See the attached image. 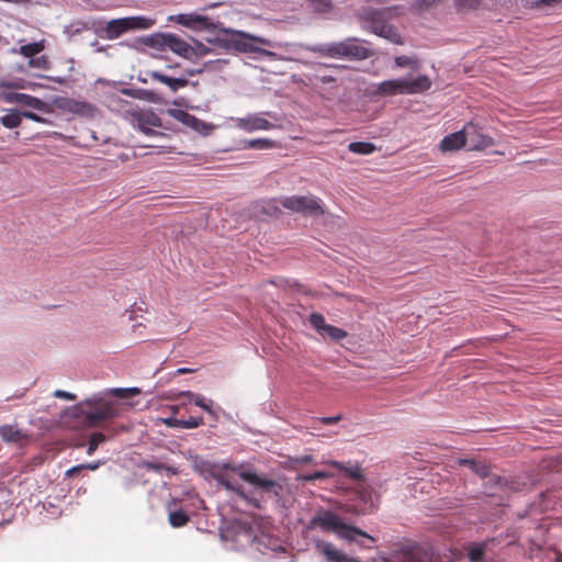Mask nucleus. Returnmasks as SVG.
Segmentation results:
<instances>
[{
  "mask_svg": "<svg viewBox=\"0 0 562 562\" xmlns=\"http://www.w3.org/2000/svg\"><path fill=\"white\" fill-rule=\"evenodd\" d=\"M168 21L176 22L194 32H209L212 36L205 37L209 44L223 48L227 52L233 50L237 53H258L270 55L271 52L256 46L261 44L271 46V41L268 38L252 35L243 31L224 27L221 22H214L207 15L199 14L196 12L179 13L170 15Z\"/></svg>",
  "mask_w": 562,
  "mask_h": 562,
  "instance_id": "nucleus-1",
  "label": "nucleus"
},
{
  "mask_svg": "<svg viewBox=\"0 0 562 562\" xmlns=\"http://www.w3.org/2000/svg\"><path fill=\"white\" fill-rule=\"evenodd\" d=\"M138 394H140L138 387L106 389L67 408L64 415L82 422L86 427L93 428L99 423L113 419L120 415V405L110 397L116 396L125 400Z\"/></svg>",
  "mask_w": 562,
  "mask_h": 562,
  "instance_id": "nucleus-2",
  "label": "nucleus"
},
{
  "mask_svg": "<svg viewBox=\"0 0 562 562\" xmlns=\"http://www.w3.org/2000/svg\"><path fill=\"white\" fill-rule=\"evenodd\" d=\"M363 42L357 37H348L341 42L315 44L308 46L307 49L325 57L363 60L373 56V52L362 45Z\"/></svg>",
  "mask_w": 562,
  "mask_h": 562,
  "instance_id": "nucleus-3",
  "label": "nucleus"
},
{
  "mask_svg": "<svg viewBox=\"0 0 562 562\" xmlns=\"http://www.w3.org/2000/svg\"><path fill=\"white\" fill-rule=\"evenodd\" d=\"M319 527L323 531H334L337 536L346 541H356V536L376 542V538L363 531L359 527L348 525L331 510H319L307 526L308 529Z\"/></svg>",
  "mask_w": 562,
  "mask_h": 562,
  "instance_id": "nucleus-4",
  "label": "nucleus"
},
{
  "mask_svg": "<svg viewBox=\"0 0 562 562\" xmlns=\"http://www.w3.org/2000/svg\"><path fill=\"white\" fill-rule=\"evenodd\" d=\"M431 80L426 75H419L413 80L405 78L384 80L373 91L374 97H392L396 94L422 93L431 88Z\"/></svg>",
  "mask_w": 562,
  "mask_h": 562,
  "instance_id": "nucleus-5",
  "label": "nucleus"
},
{
  "mask_svg": "<svg viewBox=\"0 0 562 562\" xmlns=\"http://www.w3.org/2000/svg\"><path fill=\"white\" fill-rule=\"evenodd\" d=\"M102 21L97 22L95 33L105 40H115L122 34L132 30H147L154 25V21L146 16H126L113 19L104 26H101Z\"/></svg>",
  "mask_w": 562,
  "mask_h": 562,
  "instance_id": "nucleus-6",
  "label": "nucleus"
},
{
  "mask_svg": "<svg viewBox=\"0 0 562 562\" xmlns=\"http://www.w3.org/2000/svg\"><path fill=\"white\" fill-rule=\"evenodd\" d=\"M363 26L375 35L386 38L394 44H402V37L396 29L386 21V12L381 9L368 8L360 15Z\"/></svg>",
  "mask_w": 562,
  "mask_h": 562,
  "instance_id": "nucleus-7",
  "label": "nucleus"
},
{
  "mask_svg": "<svg viewBox=\"0 0 562 562\" xmlns=\"http://www.w3.org/2000/svg\"><path fill=\"white\" fill-rule=\"evenodd\" d=\"M276 201L282 207L305 217H319L325 214L323 201L314 195L280 196Z\"/></svg>",
  "mask_w": 562,
  "mask_h": 562,
  "instance_id": "nucleus-8",
  "label": "nucleus"
},
{
  "mask_svg": "<svg viewBox=\"0 0 562 562\" xmlns=\"http://www.w3.org/2000/svg\"><path fill=\"white\" fill-rule=\"evenodd\" d=\"M239 477L252 485L257 493L260 494V503L263 501L265 495L268 498H273L280 502L283 495V485L280 481L259 475L252 469H245L238 472Z\"/></svg>",
  "mask_w": 562,
  "mask_h": 562,
  "instance_id": "nucleus-9",
  "label": "nucleus"
},
{
  "mask_svg": "<svg viewBox=\"0 0 562 562\" xmlns=\"http://www.w3.org/2000/svg\"><path fill=\"white\" fill-rule=\"evenodd\" d=\"M379 508V496L374 497V490L370 485L360 484L355 492V497L344 505L347 514L355 516H368Z\"/></svg>",
  "mask_w": 562,
  "mask_h": 562,
  "instance_id": "nucleus-10",
  "label": "nucleus"
},
{
  "mask_svg": "<svg viewBox=\"0 0 562 562\" xmlns=\"http://www.w3.org/2000/svg\"><path fill=\"white\" fill-rule=\"evenodd\" d=\"M256 531H258V526L252 522L243 519H232L221 528V536L227 541L245 547L252 546L256 540Z\"/></svg>",
  "mask_w": 562,
  "mask_h": 562,
  "instance_id": "nucleus-11",
  "label": "nucleus"
},
{
  "mask_svg": "<svg viewBox=\"0 0 562 562\" xmlns=\"http://www.w3.org/2000/svg\"><path fill=\"white\" fill-rule=\"evenodd\" d=\"M130 122L134 128H137L146 136H165L162 132L154 130L153 127H160L170 130L165 125L162 120L153 110H136L128 112Z\"/></svg>",
  "mask_w": 562,
  "mask_h": 562,
  "instance_id": "nucleus-12",
  "label": "nucleus"
},
{
  "mask_svg": "<svg viewBox=\"0 0 562 562\" xmlns=\"http://www.w3.org/2000/svg\"><path fill=\"white\" fill-rule=\"evenodd\" d=\"M316 551L322 554L326 562H361L338 550L331 542L316 539L314 541Z\"/></svg>",
  "mask_w": 562,
  "mask_h": 562,
  "instance_id": "nucleus-13",
  "label": "nucleus"
},
{
  "mask_svg": "<svg viewBox=\"0 0 562 562\" xmlns=\"http://www.w3.org/2000/svg\"><path fill=\"white\" fill-rule=\"evenodd\" d=\"M5 101L26 105L45 113L52 112V106L48 103L26 93L10 92L5 94Z\"/></svg>",
  "mask_w": 562,
  "mask_h": 562,
  "instance_id": "nucleus-14",
  "label": "nucleus"
},
{
  "mask_svg": "<svg viewBox=\"0 0 562 562\" xmlns=\"http://www.w3.org/2000/svg\"><path fill=\"white\" fill-rule=\"evenodd\" d=\"M467 138L471 143V148L475 150H482L494 145V140L491 136L484 135L479 131V127L473 122H469L465 125Z\"/></svg>",
  "mask_w": 562,
  "mask_h": 562,
  "instance_id": "nucleus-15",
  "label": "nucleus"
},
{
  "mask_svg": "<svg viewBox=\"0 0 562 562\" xmlns=\"http://www.w3.org/2000/svg\"><path fill=\"white\" fill-rule=\"evenodd\" d=\"M215 481L222 485L225 490L235 492L240 498L245 499L248 504L257 509H261L260 501L255 495L247 494L241 486L234 485L224 474L221 472L215 476Z\"/></svg>",
  "mask_w": 562,
  "mask_h": 562,
  "instance_id": "nucleus-16",
  "label": "nucleus"
},
{
  "mask_svg": "<svg viewBox=\"0 0 562 562\" xmlns=\"http://www.w3.org/2000/svg\"><path fill=\"white\" fill-rule=\"evenodd\" d=\"M465 126L463 130L451 133L442 138L440 142V149L442 151H454L462 148L467 144Z\"/></svg>",
  "mask_w": 562,
  "mask_h": 562,
  "instance_id": "nucleus-17",
  "label": "nucleus"
},
{
  "mask_svg": "<svg viewBox=\"0 0 562 562\" xmlns=\"http://www.w3.org/2000/svg\"><path fill=\"white\" fill-rule=\"evenodd\" d=\"M0 438L7 443L22 445L30 439V436L14 425H1Z\"/></svg>",
  "mask_w": 562,
  "mask_h": 562,
  "instance_id": "nucleus-18",
  "label": "nucleus"
},
{
  "mask_svg": "<svg viewBox=\"0 0 562 562\" xmlns=\"http://www.w3.org/2000/svg\"><path fill=\"white\" fill-rule=\"evenodd\" d=\"M238 126L246 132H254L259 130H271L273 124L262 117L260 114H252L240 119Z\"/></svg>",
  "mask_w": 562,
  "mask_h": 562,
  "instance_id": "nucleus-19",
  "label": "nucleus"
},
{
  "mask_svg": "<svg viewBox=\"0 0 562 562\" xmlns=\"http://www.w3.org/2000/svg\"><path fill=\"white\" fill-rule=\"evenodd\" d=\"M149 76L151 79L157 80V81L168 86L172 92H177L179 89L184 88L189 85V80L186 77L173 78V77L164 75L157 70L150 71Z\"/></svg>",
  "mask_w": 562,
  "mask_h": 562,
  "instance_id": "nucleus-20",
  "label": "nucleus"
},
{
  "mask_svg": "<svg viewBox=\"0 0 562 562\" xmlns=\"http://www.w3.org/2000/svg\"><path fill=\"white\" fill-rule=\"evenodd\" d=\"M164 424L170 428L194 429L204 425L202 416L190 417L188 419H179L176 417H167L162 419Z\"/></svg>",
  "mask_w": 562,
  "mask_h": 562,
  "instance_id": "nucleus-21",
  "label": "nucleus"
},
{
  "mask_svg": "<svg viewBox=\"0 0 562 562\" xmlns=\"http://www.w3.org/2000/svg\"><path fill=\"white\" fill-rule=\"evenodd\" d=\"M168 48L172 53L188 60H190V55L193 54L191 45L173 33L170 34Z\"/></svg>",
  "mask_w": 562,
  "mask_h": 562,
  "instance_id": "nucleus-22",
  "label": "nucleus"
},
{
  "mask_svg": "<svg viewBox=\"0 0 562 562\" xmlns=\"http://www.w3.org/2000/svg\"><path fill=\"white\" fill-rule=\"evenodd\" d=\"M193 469L205 479L210 477L215 480V476L220 473V467L216 463L200 459L199 457H195L193 461Z\"/></svg>",
  "mask_w": 562,
  "mask_h": 562,
  "instance_id": "nucleus-23",
  "label": "nucleus"
},
{
  "mask_svg": "<svg viewBox=\"0 0 562 562\" xmlns=\"http://www.w3.org/2000/svg\"><path fill=\"white\" fill-rule=\"evenodd\" d=\"M459 465L468 467L474 474L480 476L481 479H485L490 476V465L483 461H479L475 459L461 458L458 459Z\"/></svg>",
  "mask_w": 562,
  "mask_h": 562,
  "instance_id": "nucleus-24",
  "label": "nucleus"
},
{
  "mask_svg": "<svg viewBox=\"0 0 562 562\" xmlns=\"http://www.w3.org/2000/svg\"><path fill=\"white\" fill-rule=\"evenodd\" d=\"M497 0H453V5L458 12H470L480 9H487L488 2H496Z\"/></svg>",
  "mask_w": 562,
  "mask_h": 562,
  "instance_id": "nucleus-25",
  "label": "nucleus"
},
{
  "mask_svg": "<svg viewBox=\"0 0 562 562\" xmlns=\"http://www.w3.org/2000/svg\"><path fill=\"white\" fill-rule=\"evenodd\" d=\"M532 485L530 476L526 474H518L506 477L505 491L520 492L527 490Z\"/></svg>",
  "mask_w": 562,
  "mask_h": 562,
  "instance_id": "nucleus-26",
  "label": "nucleus"
},
{
  "mask_svg": "<svg viewBox=\"0 0 562 562\" xmlns=\"http://www.w3.org/2000/svg\"><path fill=\"white\" fill-rule=\"evenodd\" d=\"M171 33H155L140 38V42L151 48L165 49L168 48L169 38Z\"/></svg>",
  "mask_w": 562,
  "mask_h": 562,
  "instance_id": "nucleus-27",
  "label": "nucleus"
},
{
  "mask_svg": "<svg viewBox=\"0 0 562 562\" xmlns=\"http://www.w3.org/2000/svg\"><path fill=\"white\" fill-rule=\"evenodd\" d=\"M142 468L146 471H154L157 473H161L162 471L167 473L168 476H173L179 473V470L173 465H168L158 460H144L142 462Z\"/></svg>",
  "mask_w": 562,
  "mask_h": 562,
  "instance_id": "nucleus-28",
  "label": "nucleus"
},
{
  "mask_svg": "<svg viewBox=\"0 0 562 562\" xmlns=\"http://www.w3.org/2000/svg\"><path fill=\"white\" fill-rule=\"evenodd\" d=\"M331 465L335 469H337L339 472H342L345 474V476H347V477L358 480L360 482L366 481V476L362 473V470L360 469L359 465L347 467L342 462H339V461H331Z\"/></svg>",
  "mask_w": 562,
  "mask_h": 562,
  "instance_id": "nucleus-29",
  "label": "nucleus"
},
{
  "mask_svg": "<svg viewBox=\"0 0 562 562\" xmlns=\"http://www.w3.org/2000/svg\"><path fill=\"white\" fill-rule=\"evenodd\" d=\"M95 27H97V21L95 20L92 21L91 24L89 22H86V21H82V20H77V21H72L71 23L66 25L65 30H64V33L67 34L68 36H75V35H78V34H80L81 32H83L86 30L93 29L95 31Z\"/></svg>",
  "mask_w": 562,
  "mask_h": 562,
  "instance_id": "nucleus-30",
  "label": "nucleus"
},
{
  "mask_svg": "<svg viewBox=\"0 0 562 562\" xmlns=\"http://www.w3.org/2000/svg\"><path fill=\"white\" fill-rule=\"evenodd\" d=\"M485 552V542H471L467 548V555L470 562H483Z\"/></svg>",
  "mask_w": 562,
  "mask_h": 562,
  "instance_id": "nucleus-31",
  "label": "nucleus"
},
{
  "mask_svg": "<svg viewBox=\"0 0 562 562\" xmlns=\"http://www.w3.org/2000/svg\"><path fill=\"white\" fill-rule=\"evenodd\" d=\"M169 510V524L173 528H180L186 526L190 521V516L182 509H171V504H168Z\"/></svg>",
  "mask_w": 562,
  "mask_h": 562,
  "instance_id": "nucleus-32",
  "label": "nucleus"
},
{
  "mask_svg": "<svg viewBox=\"0 0 562 562\" xmlns=\"http://www.w3.org/2000/svg\"><path fill=\"white\" fill-rule=\"evenodd\" d=\"M487 481L484 484V488L488 496L494 495L495 491H505L506 477L497 474H491L486 477Z\"/></svg>",
  "mask_w": 562,
  "mask_h": 562,
  "instance_id": "nucleus-33",
  "label": "nucleus"
},
{
  "mask_svg": "<svg viewBox=\"0 0 562 562\" xmlns=\"http://www.w3.org/2000/svg\"><path fill=\"white\" fill-rule=\"evenodd\" d=\"M23 114L15 109L8 110V113L0 116V123L7 128H15L20 126Z\"/></svg>",
  "mask_w": 562,
  "mask_h": 562,
  "instance_id": "nucleus-34",
  "label": "nucleus"
},
{
  "mask_svg": "<svg viewBox=\"0 0 562 562\" xmlns=\"http://www.w3.org/2000/svg\"><path fill=\"white\" fill-rule=\"evenodd\" d=\"M274 147H277V142L270 138H254L243 140V148L263 150Z\"/></svg>",
  "mask_w": 562,
  "mask_h": 562,
  "instance_id": "nucleus-35",
  "label": "nucleus"
},
{
  "mask_svg": "<svg viewBox=\"0 0 562 562\" xmlns=\"http://www.w3.org/2000/svg\"><path fill=\"white\" fill-rule=\"evenodd\" d=\"M272 542H274V539L258 528V531H256V540L251 547L260 552H262L265 549L274 550Z\"/></svg>",
  "mask_w": 562,
  "mask_h": 562,
  "instance_id": "nucleus-36",
  "label": "nucleus"
},
{
  "mask_svg": "<svg viewBox=\"0 0 562 562\" xmlns=\"http://www.w3.org/2000/svg\"><path fill=\"white\" fill-rule=\"evenodd\" d=\"M348 149L358 155H370L375 150V145L370 142H352L348 145Z\"/></svg>",
  "mask_w": 562,
  "mask_h": 562,
  "instance_id": "nucleus-37",
  "label": "nucleus"
},
{
  "mask_svg": "<svg viewBox=\"0 0 562 562\" xmlns=\"http://www.w3.org/2000/svg\"><path fill=\"white\" fill-rule=\"evenodd\" d=\"M194 45H191L192 55H190V61L195 63L199 58L213 53V49L198 40H192Z\"/></svg>",
  "mask_w": 562,
  "mask_h": 562,
  "instance_id": "nucleus-38",
  "label": "nucleus"
},
{
  "mask_svg": "<svg viewBox=\"0 0 562 562\" xmlns=\"http://www.w3.org/2000/svg\"><path fill=\"white\" fill-rule=\"evenodd\" d=\"M188 127H190L191 130H193L194 132H198L199 134H201L203 136L210 135L214 128V126L212 124L206 123V122L198 119L194 115L192 116Z\"/></svg>",
  "mask_w": 562,
  "mask_h": 562,
  "instance_id": "nucleus-39",
  "label": "nucleus"
},
{
  "mask_svg": "<svg viewBox=\"0 0 562 562\" xmlns=\"http://www.w3.org/2000/svg\"><path fill=\"white\" fill-rule=\"evenodd\" d=\"M394 64L401 68L411 67L415 71H417L420 68V61L415 56H396L394 58Z\"/></svg>",
  "mask_w": 562,
  "mask_h": 562,
  "instance_id": "nucleus-40",
  "label": "nucleus"
},
{
  "mask_svg": "<svg viewBox=\"0 0 562 562\" xmlns=\"http://www.w3.org/2000/svg\"><path fill=\"white\" fill-rule=\"evenodd\" d=\"M44 49L43 42H34L30 44L22 45L19 49L20 54L25 57L34 58L35 55L41 53Z\"/></svg>",
  "mask_w": 562,
  "mask_h": 562,
  "instance_id": "nucleus-41",
  "label": "nucleus"
},
{
  "mask_svg": "<svg viewBox=\"0 0 562 562\" xmlns=\"http://www.w3.org/2000/svg\"><path fill=\"white\" fill-rule=\"evenodd\" d=\"M194 404L201 407L204 412L210 414L215 420H217V414L213 409V401L210 398H205L203 395L198 394L194 398Z\"/></svg>",
  "mask_w": 562,
  "mask_h": 562,
  "instance_id": "nucleus-42",
  "label": "nucleus"
},
{
  "mask_svg": "<svg viewBox=\"0 0 562 562\" xmlns=\"http://www.w3.org/2000/svg\"><path fill=\"white\" fill-rule=\"evenodd\" d=\"M106 440V436L103 432H92L89 438V445L87 449V453L89 456L93 454L98 447Z\"/></svg>",
  "mask_w": 562,
  "mask_h": 562,
  "instance_id": "nucleus-43",
  "label": "nucleus"
},
{
  "mask_svg": "<svg viewBox=\"0 0 562 562\" xmlns=\"http://www.w3.org/2000/svg\"><path fill=\"white\" fill-rule=\"evenodd\" d=\"M308 321L312 327L319 334H323L325 331V328L328 326V324H326L325 317L317 312H313L310 315Z\"/></svg>",
  "mask_w": 562,
  "mask_h": 562,
  "instance_id": "nucleus-44",
  "label": "nucleus"
},
{
  "mask_svg": "<svg viewBox=\"0 0 562 562\" xmlns=\"http://www.w3.org/2000/svg\"><path fill=\"white\" fill-rule=\"evenodd\" d=\"M167 113L171 117H173L175 120H177L178 122L182 123L186 126H189L190 121L193 116L192 114L188 113L187 111L180 110V109H168Z\"/></svg>",
  "mask_w": 562,
  "mask_h": 562,
  "instance_id": "nucleus-45",
  "label": "nucleus"
},
{
  "mask_svg": "<svg viewBox=\"0 0 562 562\" xmlns=\"http://www.w3.org/2000/svg\"><path fill=\"white\" fill-rule=\"evenodd\" d=\"M167 113L171 117H173L175 120H177L178 122L182 123L186 126H189L190 121L193 116L192 114L188 113L187 111L180 110V109H168Z\"/></svg>",
  "mask_w": 562,
  "mask_h": 562,
  "instance_id": "nucleus-46",
  "label": "nucleus"
},
{
  "mask_svg": "<svg viewBox=\"0 0 562 562\" xmlns=\"http://www.w3.org/2000/svg\"><path fill=\"white\" fill-rule=\"evenodd\" d=\"M322 335H327L331 340L339 341L348 336V333L339 327L329 325Z\"/></svg>",
  "mask_w": 562,
  "mask_h": 562,
  "instance_id": "nucleus-47",
  "label": "nucleus"
},
{
  "mask_svg": "<svg viewBox=\"0 0 562 562\" xmlns=\"http://www.w3.org/2000/svg\"><path fill=\"white\" fill-rule=\"evenodd\" d=\"M136 99L146 100V101L153 102V103L161 102V98L156 91L146 90V89H137V98Z\"/></svg>",
  "mask_w": 562,
  "mask_h": 562,
  "instance_id": "nucleus-48",
  "label": "nucleus"
},
{
  "mask_svg": "<svg viewBox=\"0 0 562 562\" xmlns=\"http://www.w3.org/2000/svg\"><path fill=\"white\" fill-rule=\"evenodd\" d=\"M329 476H330V474L328 472L315 471L313 473L302 475L301 479L305 482H314V481H322V480L328 479Z\"/></svg>",
  "mask_w": 562,
  "mask_h": 562,
  "instance_id": "nucleus-49",
  "label": "nucleus"
},
{
  "mask_svg": "<svg viewBox=\"0 0 562 562\" xmlns=\"http://www.w3.org/2000/svg\"><path fill=\"white\" fill-rule=\"evenodd\" d=\"M29 65L31 67L48 69L50 67V63L46 56L34 57L29 60Z\"/></svg>",
  "mask_w": 562,
  "mask_h": 562,
  "instance_id": "nucleus-50",
  "label": "nucleus"
},
{
  "mask_svg": "<svg viewBox=\"0 0 562 562\" xmlns=\"http://www.w3.org/2000/svg\"><path fill=\"white\" fill-rule=\"evenodd\" d=\"M561 3H562V0H532L530 2V7L531 8H542V7L554 8Z\"/></svg>",
  "mask_w": 562,
  "mask_h": 562,
  "instance_id": "nucleus-51",
  "label": "nucleus"
},
{
  "mask_svg": "<svg viewBox=\"0 0 562 562\" xmlns=\"http://www.w3.org/2000/svg\"><path fill=\"white\" fill-rule=\"evenodd\" d=\"M22 114H23V117H26V119L32 120L37 123H43V124L52 123L50 120L43 117V116H41L34 112H31V111H22Z\"/></svg>",
  "mask_w": 562,
  "mask_h": 562,
  "instance_id": "nucleus-52",
  "label": "nucleus"
},
{
  "mask_svg": "<svg viewBox=\"0 0 562 562\" xmlns=\"http://www.w3.org/2000/svg\"><path fill=\"white\" fill-rule=\"evenodd\" d=\"M440 0H416L414 2V7L418 10H425L430 8L431 5L438 3Z\"/></svg>",
  "mask_w": 562,
  "mask_h": 562,
  "instance_id": "nucleus-53",
  "label": "nucleus"
},
{
  "mask_svg": "<svg viewBox=\"0 0 562 562\" xmlns=\"http://www.w3.org/2000/svg\"><path fill=\"white\" fill-rule=\"evenodd\" d=\"M222 63H226L224 59L209 60L203 64L205 70H218Z\"/></svg>",
  "mask_w": 562,
  "mask_h": 562,
  "instance_id": "nucleus-54",
  "label": "nucleus"
},
{
  "mask_svg": "<svg viewBox=\"0 0 562 562\" xmlns=\"http://www.w3.org/2000/svg\"><path fill=\"white\" fill-rule=\"evenodd\" d=\"M54 396L58 397V398L69 400V401H74L76 398L75 394L66 392V391H63V390H56L54 392Z\"/></svg>",
  "mask_w": 562,
  "mask_h": 562,
  "instance_id": "nucleus-55",
  "label": "nucleus"
},
{
  "mask_svg": "<svg viewBox=\"0 0 562 562\" xmlns=\"http://www.w3.org/2000/svg\"><path fill=\"white\" fill-rule=\"evenodd\" d=\"M67 102L72 103V105H74V106L69 108V110L77 112V113L81 112V109L89 106V104L87 102H77L74 100H67Z\"/></svg>",
  "mask_w": 562,
  "mask_h": 562,
  "instance_id": "nucleus-56",
  "label": "nucleus"
},
{
  "mask_svg": "<svg viewBox=\"0 0 562 562\" xmlns=\"http://www.w3.org/2000/svg\"><path fill=\"white\" fill-rule=\"evenodd\" d=\"M40 77L45 78L49 81L59 83V85H65L68 82V79L66 77H60V76H43V75H41Z\"/></svg>",
  "mask_w": 562,
  "mask_h": 562,
  "instance_id": "nucleus-57",
  "label": "nucleus"
},
{
  "mask_svg": "<svg viewBox=\"0 0 562 562\" xmlns=\"http://www.w3.org/2000/svg\"><path fill=\"white\" fill-rule=\"evenodd\" d=\"M361 539H357L356 538V541H353L355 543H357L360 548L362 549H371L373 546L374 542H371L369 539L367 538H363V537H360Z\"/></svg>",
  "mask_w": 562,
  "mask_h": 562,
  "instance_id": "nucleus-58",
  "label": "nucleus"
},
{
  "mask_svg": "<svg viewBox=\"0 0 562 562\" xmlns=\"http://www.w3.org/2000/svg\"><path fill=\"white\" fill-rule=\"evenodd\" d=\"M341 418H342L341 415L329 416V417H322L321 422L324 425H333V424H336L337 422H339Z\"/></svg>",
  "mask_w": 562,
  "mask_h": 562,
  "instance_id": "nucleus-59",
  "label": "nucleus"
},
{
  "mask_svg": "<svg viewBox=\"0 0 562 562\" xmlns=\"http://www.w3.org/2000/svg\"><path fill=\"white\" fill-rule=\"evenodd\" d=\"M82 471L81 465H75L70 469H68L65 473L66 477H74L75 475L79 474Z\"/></svg>",
  "mask_w": 562,
  "mask_h": 562,
  "instance_id": "nucleus-60",
  "label": "nucleus"
},
{
  "mask_svg": "<svg viewBox=\"0 0 562 562\" xmlns=\"http://www.w3.org/2000/svg\"><path fill=\"white\" fill-rule=\"evenodd\" d=\"M101 462H89V463H81V469L83 470H97L100 467Z\"/></svg>",
  "mask_w": 562,
  "mask_h": 562,
  "instance_id": "nucleus-61",
  "label": "nucleus"
},
{
  "mask_svg": "<svg viewBox=\"0 0 562 562\" xmlns=\"http://www.w3.org/2000/svg\"><path fill=\"white\" fill-rule=\"evenodd\" d=\"M195 396H198V394L192 391H182L178 395L179 398L187 397L189 401H194Z\"/></svg>",
  "mask_w": 562,
  "mask_h": 562,
  "instance_id": "nucleus-62",
  "label": "nucleus"
},
{
  "mask_svg": "<svg viewBox=\"0 0 562 562\" xmlns=\"http://www.w3.org/2000/svg\"><path fill=\"white\" fill-rule=\"evenodd\" d=\"M122 94L124 95H127V97H132V98H137V89H132V88H123L121 90Z\"/></svg>",
  "mask_w": 562,
  "mask_h": 562,
  "instance_id": "nucleus-63",
  "label": "nucleus"
},
{
  "mask_svg": "<svg viewBox=\"0 0 562 562\" xmlns=\"http://www.w3.org/2000/svg\"><path fill=\"white\" fill-rule=\"evenodd\" d=\"M203 71H205V68L202 66L201 68L187 69L186 75L192 77L195 75H201Z\"/></svg>",
  "mask_w": 562,
  "mask_h": 562,
  "instance_id": "nucleus-64",
  "label": "nucleus"
}]
</instances>
